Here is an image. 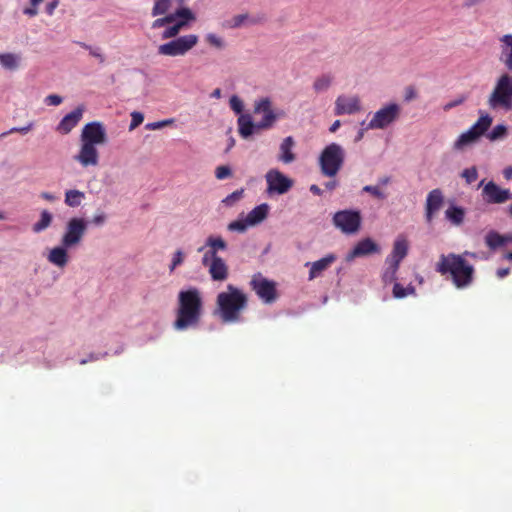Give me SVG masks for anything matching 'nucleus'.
<instances>
[{
	"instance_id": "393cba45",
	"label": "nucleus",
	"mask_w": 512,
	"mask_h": 512,
	"mask_svg": "<svg viewBox=\"0 0 512 512\" xmlns=\"http://www.w3.org/2000/svg\"><path fill=\"white\" fill-rule=\"evenodd\" d=\"M501 56L500 60L512 71V34H506L500 38Z\"/></svg>"
},
{
	"instance_id": "f257e3e1",
	"label": "nucleus",
	"mask_w": 512,
	"mask_h": 512,
	"mask_svg": "<svg viewBox=\"0 0 512 512\" xmlns=\"http://www.w3.org/2000/svg\"><path fill=\"white\" fill-rule=\"evenodd\" d=\"M178 307L173 327L177 331L196 328L203 314V297L199 288L191 286L181 290L177 297Z\"/></svg>"
},
{
	"instance_id": "4d7b16f0",
	"label": "nucleus",
	"mask_w": 512,
	"mask_h": 512,
	"mask_svg": "<svg viewBox=\"0 0 512 512\" xmlns=\"http://www.w3.org/2000/svg\"><path fill=\"white\" fill-rule=\"evenodd\" d=\"M45 102L47 105L58 106L62 103V98L59 95L51 94L46 97Z\"/></svg>"
},
{
	"instance_id": "680f3d73",
	"label": "nucleus",
	"mask_w": 512,
	"mask_h": 512,
	"mask_svg": "<svg viewBox=\"0 0 512 512\" xmlns=\"http://www.w3.org/2000/svg\"><path fill=\"white\" fill-rule=\"evenodd\" d=\"M59 5V1L58 0H52L51 2H49L47 5H46V13L48 15H53L55 9L57 8V6Z\"/></svg>"
},
{
	"instance_id": "c9c22d12",
	"label": "nucleus",
	"mask_w": 512,
	"mask_h": 512,
	"mask_svg": "<svg viewBox=\"0 0 512 512\" xmlns=\"http://www.w3.org/2000/svg\"><path fill=\"white\" fill-rule=\"evenodd\" d=\"M20 57L13 53L1 54L0 64L5 69L15 70L19 66Z\"/></svg>"
},
{
	"instance_id": "a211bd4d",
	"label": "nucleus",
	"mask_w": 512,
	"mask_h": 512,
	"mask_svg": "<svg viewBox=\"0 0 512 512\" xmlns=\"http://www.w3.org/2000/svg\"><path fill=\"white\" fill-rule=\"evenodd\" d=\"M361 110L358 96L340 95L335 101V115L354 114Z\"/></svg>"
},
{
	"instance_id": "f3484780",
	"label": "nucleus",
	"mask_w": 512,
	"mask_h": 512,
	"mask_svg": "<svg viewBox=\"0 0 512 512\" xmlns=\"http://www.w3.org/2000/svg\"><path fill=\"white\" fill-rule=\"evenodd\" d=\"M83 167L97 166L99 163V152L96 145L81 142L78 154L75 156Z\"/></svg>"
},
{
	"instance_id": "c03bdc74",
	"label": "nucleus",
	"mask_w": 512,
	"mask_h": 512,
	"mask_svg": "<svg viewBox=\"0 0 512 512\" xmlns=\"http://www.w3.org/2000/svg\"><path fill=\"white\" fill-rule=\"evenodd\" d=\"M363 192L370 193L373 197L384 200L386 198V194L380 189L379 186L366 185L362 189Z\"/></svg>"
},
{
	"instance_id": "58836bf2",
	"label": "nucleus",
	"mask_w": 512,
	"mask_h": 512,
	"mask_svg": "<svg viewBox=\"0 0 512 512\" xmlns=\"http://www.w3.org/2000/svg\"><path fill=\"white\" fill-rule=\"evenodd\" d=\"M386 264L388 266L382 275V279H383L384 283L389 284L396 280V274H397L399 265L391 263V262H386Z\"/></svg>"
},
{
	"instance_id": "0eeeda50",
	"label": "nucleus",
	"mask_w": 512,
	"mask_h": 512,
	"mask_svg": "<svg viewBox=\"0 0 512 512\" xmlns=\"http://www.w3.org/2000/svg\"><path fill=\"white\" fill-rule=\"evenodd\" d=\"M362 217L357 210H341L333 215L332 222L344 234H355L359 231Z\"/></svg>"
},
{
	"instance_id": "7ed1b4c3",
	"label": "nucleus",
	"mask_w": 512,
	"mask_h": 512,
	"mask_svg": "<svg viewBox=\"0 0 512 512\" xmlns=\"http://www.w3.org/2000/svg\"><path fill=\"white\" fill-rule=\"evenodd\" d=\"M436 271L441 275L449 274L458 289L470 286L475 272L474 267L462 255L454 253L441 255L436 265Z\"/></svg>"
},
{
	"instance_id": "e433bc0d",
	"label": "nucleus",
	"mask_w": 512,
	"mask_h": 512,
	"mask_svg": "<svg viewBox=\"0 0 512 512\" xmlns=\"http://www.w3.org/2000/svg\"><path fill=\"white\" fill-rule=\"evenodd\" d=\"M333 77L330 74H323L317 77L313 83V89L315 92L326 91L332 84Z\"/></svg>"
},
{
	"instance_id": "de8ad7c7",
	"label": "nucleus",
	"mask_w": 512,
	"mask_h": 512,
	"mask_svg": "<svg viewBox=\"0 0 512 512\" xmlns=\"http://www.w3.org/2000/svg\"><path fill=\"white\" fill-rule=\"evenodd\" d=\"M229 104H230V108L236 113V114H241L243 109H244V105H243V101L236 95H233L231 98H230V101H229Z\"/></svg>"
},
{
	"instance_id": "69168bd1",
	"label": "nucleus",
	"mask_w": 512,
	"mask_h": 512,
	"mask_svg": "<svg viewBox=\"0 0 512 512\" xmlns=\"http://www.w3.org/2000/svg\"><path fill=\"white\" fill-rule=\"evenodd\" d=\"M310 191L314 194V195H318V196H321L323 191L322 189L316 185V184H313L310 186Z\"/></svg>"
},
{
	"instance_id": "aec40b11",
	"label": "nucleus",
	"mask_w": 512,
	"mask_h": 512,
	"mask_svg": "<svg viewBox=\"0 0 512 512\" xmlns=\"http://www.w3.org/2000/svg\"><path fill=\"white\" fill-rule=\"evenodd\" d=\"M378 252H380V248L377 243L371 238H364L354 246V248L348 253L346 259L351 261L357 257H363Z\"/></svg>"
},
{
	"instance_id": "e2e57ef3",
	"label": "nucleus",
	"mask_w": 512,
	"mask_h": 512,
	"mask_svg": "<svg viewBox=\"0 0 512 512\" xmlns=\"http://www.w3.org/2000/svg\"><path fill=\"white\" fill-rule=\"evenodd\" d=\"M23 13L29 17H34L38 14L37 6L27 7L23 10Z\"/></svg>"
},
{
	"instance_id": "5701e85b",
	"label": "nucleus",
	"mask_w": 512,
	"mask_h": 512,
	"mask_svg": "<svg viewBox=\"0 0 512 512\" xmlns=\"http://www.w3.org/2000/svg\"><path fill=\"white\" fill-rule=\"evenodd\" d=\"M408 254V242L404 237H398L393 245L391 254L387 257L386 262H391L400 266L401 261Z\"/></svg>"
},
{
	"instance_id": "1a4fd4ad",
	"label": "nucleus",
	"mask_w": 512,
	"mask_h": 512,
	"mask_svg": "<svg viewBox=\"0 0 512 512\" xmlns=\"http://www.w3.org/2000/svg\"><path fill=\"white\" fill-rule=\"evenodd\" d=\"M254 113L263 114L261 121L257 123L258 130L270 129L277 119L285 115L282 110L274 111L272 109V102L268 97L261 98L255 102Z\"/></svg>"
},
{
	"instance_id": "864d4df0",
	"label": "nucleus",
	"mask_w": 512,
	"mask_h": 512,
	"mask_svg": "<svg viewBox=\"0 0 512 512\" xmlns=\"http://www.w3.org/2000/svg\"><path fill=\"white\" fill-rule=\"evenodd\" d=\"M143 121H144V116L142 113L136 112V111L131 113V123H130L129 129L130 130L135 129L140 124H142Z\"/></svg>"
},
{
	"instance_id": "412c9836",
	"label": "nucleus",
	"mask_w": 512,
	"mask_h": 512,
	"mask_svg": "<svg viewBox=\"0 0 512 512\" xmlns=\"http://www.w3.org/2000/svg\"><path fill=\"white\" fill-rule=\"evenodd\" d=\"M84 107L79 106L72 112L65 115L59 122L56 130L61 134H68L74 127L77 126L79 121L82 119Z\"/></svg>"
},
{
	"instance_id": "b1692460",
	"label": "nucleus",
	"mask_w": 512,
	"mask_h": 512,
	"mask_svg": "<svg viewBox=\"0 0 512 512\" xmlns=\"http://www.w3.org/2000/svg\"><path fill=\"white\" fill-rule=\"evenodd\" d=\"M206 246L209 247V249L203 255L202 264H208V261L211 258L219 257L217 252L227 248V244L223 238L214 236H209L207 238Z\"/></svg>"
},
{
	"instance_id": "f8f14e48",
	"label": "nucleus",
	"mask_w": 512,
	"mask_h": 512,
	"mask_svg": "<svg viewBox=\"0 0 512 512\" xmlns=\"http://www.w3.org/2000/svg\"><path fill=\"white\" fill-rule=\"evenodd\" d=\"M250 286L265 303H273L277 299L276 283L266 279L260 273L253 275Z\"/></svg>"
},
{
	"instance_id": "37998d69",
	"label": "nucleus",
	"mask_w": 512,
	"mask_h": 512,
	"mask_svg": "<svg viewBox=\"0 0 512 512\" xmlns=\"http://www.w3.org/2000/svg\"><path fill=\"white\" fill-rule=\"evenodd\" d=\"M415 289L413 287L404 288L399 283H395L393 287V296L395 298H403L407 296L409 293H414Z\"/></svg>"
},
{
	"instance_id": "9d476101",
	"label": "nucleus",
	"mask_w": 512,
	"mask_h": 512,
	"mask_svg": "<svg viewBox=\"0 0 512 512\" xmlns=\"http://www.w3.org/2000/svg\"><path fill=\"white\" fill-rule=\"evenodd\" d=\"M400 113V106L390 103L375 112L366 129H385L399 118Z\"/></svg>"
},
{
	"instance_id": "338daca9",
	"label": "nucleus",
	"mask_w": 512,
	"mask_h": 512,
	"mask_svg": "<svg viewBox=\"0 0 512 512\" xmlns=\"http://www.w3.org/2000/svg\"><path fill=\"white\" fill-rule=\"evenodd\" d=\"M509 273H510V269L509 268H500V269L497 270V276L499 278H504L507 275H509Z\"/></svg>"
},
{
	"instance_id": "49530a36",
	"label": "nucleus",
	"mask_w": 512,
	"mask_h": 512,
	"mask_svg": "<svg viewBox=\"0 0 512 512\" xmlns=\"http://www.w3.org/2000/svg\"><path fill=\"white\" fill-rule=\"evenodd\" d=\"M243 192H244L243 189L236 190L233 193L229 194L226 198H224L222 202L226 206H232L242 198Z\"/></svg>"
},
{
	"instance_id": "09e8293b",
	"label": "nucleus",
	"mask_w": 512,
	"mask_h": 512,
	"mask_svg": "<svg viewBox=\"0 0 512 512\" xmlns=\"http://www.w3.org/2000/svg\"><path fill=\"white\" fill-rule=\"evenodd\" d=\"M250 224L247 223V219L244 221L237 220L233 221L228 225L230 231L244 232Z\"/></svg>"
},
{
	"instance_id": "2f4dec72",
	"label": "nucleus",
	"mask_w": 512,
	"mask_h": 512,
	"mask_svg": "<svg viewBox=\"0 0 512 512\" xmlns=\"http://www.w3.org/2000/svg\"><path fill=\"white\" fill-rule=\"evenodd\" d=\"M477 140L478 139L477 137H475V134L472 131L467 130L457 138V140L453 144V148L455 150L461 151L464 150L466 147L477 142Z\"/></svg>"
},
{
	"instance_id": "c756f323",
	"label": "nucleus",
	"mask_w": 512,
	"mask_h": 512,
	"mask_svg": "<svg viewBox=\"0 0 512 512\" xmlns=\"http://www.w3.org/2000/svg\"><path fill=\"white\" fill-rule=\"evenodd\" d=\"M491 124L492 117L488 114H481L476 123L472 125L468 130L472 131L475 134V137L479 139L489 129Z\"/></svg>"
},
{
	"instance_id": "79ce46f5",
	"label": "nucleus",
	"mask_w": 512,
	"mask_h": 512,
	"mask_svg": "<svg viewBox=\"0 0 512 512\" xmlns=\"http://www.w3.org/2000/svg\"><path fill=\"white\" fill-rule=\"evenodd\" d=\"M80 47L86 49L89 51L90 55L97 58L99 60L100 63H104L105 62V57L104 55L100 52V49L99 48H93L92 46L84 43V42H76Z\"/></svg>"
},
{
	"instance_id": "0e129e2a",
	"label": "nucleus",
	"mask_w": 512,
	"mask_h": 512,
	"mask_svg": "<svg viewBox=\"0 0 512 512\" xmlns=\"http://www.w3.org/2000/svg\"><path fill=\"white\" fill-rule=\"evenodd\" d=\"M246 18V15H237L233 18V27H238L242 24V22L244 21V19Z\"/></svg>"
},
{
	"instance_id": "ea45409f",
	"label": "nucleus",
	"mask_w": 512,
	"mask_h": 512,
	"mask_svg": "<svg viewBox=\"0 0 512 512\" xmlns=\"http://www.w3.org/2000/svg\"><path fill=\"white\" fill-rule=\"evenodd\" d=\"M507 134V127L503 124L496 125L492 131L488 134V138L491 141H495L505 137Z\"/></svg>"
},
{
	"instance_id": "052dcab7",
	"label": "nucleus",
	"mask_w": 512,
	"mask_h": 512,
	"mask_svg": "<svg viewBox=\"0 0 512 512\" xmlns=\"http://www.w3.org/2000/svg\"><path fill=\"white\" fill-rule=\"evenodd\" d=\"M105 221H106V215L104 213L96 214L92 219V223L97 226L104 224Z\"/></svg>"
},
{
	"instance_id": "7c9ffc66",
	"label": "nucleus",
	"mask_w": 512,
	"mask_h": 512,
	"mask_svg": "<svg viewBox=\"0 0 512 512\" xmlns=\"http://www.w3.org/2000/svg\"><path fill=\"white\" fill-rule=\"evenodd\" d=\"M268 205L267 204H261L253 208L247 215V223L250 225H255L257 223H260L263 221L268 214Z\"/></svg>"
},
{
	"instance_id": "dca6fc26",
	"label": "nucleus",
	"mask_w": 512,
	"mask_h": 512,
	"mask_svg": "<svg viewBox=\"0 0 512 512\" xmlns=\"http://www.w3.org/2000/svg\"><path fill=\"white\" fill-rule=\"evenodd\" d=\"M482 195L488 203L501 204L510 199V191L502 189L493 181H489L482 190Z\"/></svg>"
},
{
	"instance_id": "ddd939ff",
	"label": "nucleus",
	"mask_w": 512,
	"mask_h": 512,
	"mask_svg": "<svg viewBox=\"0 0 512 512\" xmlns=\"http://www.w3.org/2000/svg\"><path fill=\"white\" fill-rule=\"evenodd\" d=\"M267 192L269 194H285L293 186V180L277 169L269 170L266 175Z\"/></svg>"
},
{
	"instance_id": "774afa93",
	"label": "nucleus",
	"mask_w": 512,
	"mask_h": 512,
	"mask_svg": "<svg viewBox=\"0 0 512 512\" xmlns=\"http://www.w3.org/2000/svg\"><path fill=\"white\" fill-rule=\"evenodd\" d=\"M337 185H338V182L335 180L325 183L326 189H328L330 191L334 190L337 187Z\"/></svg>"
},
{
	"instance_id": "f03ea898",
	"label": "nucleus",
	"mask_w": 512,
	"mask_h": 512,
	"mask_svg": "<svg viewBox=\"0 0 512 512\" xmlns=\"http://www.w3.org/2000/svg\"><path fill=\"white\" fill-rule=\"evenodd\" d=\"M248 307V296L238 287L228 284L216 297L215 313L223 323H238Z\"/></svg>"
},
{
	"instance_id": "cd10ccee",
	"label": "nucleus",
	"mask_w": 512,
	"mask_h": 512,
	"mask_svg": "<svg viewBox=\"0 0 512 512\" xmlns=\"http://www.w3.org/2000/svg\"><path fill=\"white\" fill-rule=\"evenodd\" d=\"M66 248L67 247L62 245L51 249L48 255V261L57 267H65L69 260Z\"/></svg>"
},
{
	"instance_id": "8fccbe9b",
	"label": "nucleus",
	"mask_w": 512,
	"mask_h": 512,
	"mask_svg": "<svg viewBox=\"0 0 512 512\" xmlns=\"http://www.w3.org/2000/svg\"><path fill=\"white\" fill-rule=\"evenodd\" d=\"M231 174H232V171H231L230 167L226 166V165L218 166L215 170V176L219 180H223V179L231 176Z\"/></svg>"
},
{
	"instance_id": "423d86ee",
	"label": "nucleus",
	"mask_w": 512,
	"mask_h": 512,
	"mask_svg": "<svg viewBox=\"0 0 512 512\" xmlns=\"http://www.w3.org/2000/svg\"><path fill=\"white\" fill-rule=\"evenodd\" d=\"M198 43V36L188 34L172 39L158 47V53L164 56H183Z\"/></svg>"
},
{
	"instance_id": "6e6d98bb",
	"label": "nucleus",
	"mask_w": 512,
	"mask_h": 512,
	"mask_svg": "<svg viewBox=\"0 0 512 512\" xmlns=\"http://www.w3.org/2000/svg\"><path fill=\"white\" fill-rule=\"evenodd\" d=\"M466 100V97L465 96H459L457 99L453 100V101H450L448 103H446L444 106H443V109L444 111H449L451 110L452 108L456 107V106H459L461 104H463Z\"/></svg>"
},
{
	"instance_id": "473e14b6",
	"label": "nucleus",
	"mask_w": 512,
	"mask_h": 512,
	"mask_svg": "<svg viewBox=\"0 0 512 512\" xmlns=\"http://www.w3.org/2000/svg\"><path fill=\"white\" fill-rule=\"evenodd\" d=\"M85 199L84 192L76 189L67 190L65 193V204L69 207H78Z\"/></svg>"
},
{
	"instance_id": "bb28decb",
	"label": "nucleus",
	"mask_w": 512,
	"mask_h": 512,
	"mask_svg": "<svg viewBox=\"0 0 512 512\" xmlns=\"http://www.w3.org/2000/svg\"><path fill=\"white\" fill-rule=\"evenodd\" d=\"M295 145L294 139L291 136L286 137L282 143L280 144V154L278 156V159L285 163L289 164L293 162L296 158L295 154L293 153L292 149Z\"/></svg>"
},
{
	"instance_id": "4468645a",
	"label": "nucleus",
	"mask_w": 512,
	"mask_h": 512,
	"mask_svg": "<svg viewBox=\"0 0 512 512\" xmlns=\"http://www.w3.org/2000/svg\"><path fill=\"white\" fill-rule=\"evenodd\" d=\"M80 141L96 146L105 144L107 142V133L104 125L99 121L87 123L82 128Z\"/></svg>"
},
{
	"instance_id": "13d9d810",
	"label": "nucleus",
	"mask_w": 512,
	"mask_h": 512,
	"mask_svg": "<svg viewBox=\"0 0 512 512\" xmlns=\"http://www.w3.org/2000/svg\"><path fill=\"white\" fill-rule=\"evenodd\" d=\"M417 97V92L413 86H408L405 88V101H411Z\"/></svg>"
},
{
	"instance_id": "f704fd0d",
	"label": "nucleus",
	"mask_w": 512,
	"mask_h": 512,
	"mask_svg": "<svg viewBox=\"0 0 512 512\" xmlns=\"http://www.w3.org/2000/svg\"><path fill=\"white\" fill-rule=\"evenodd\" d=\"M173 0H154V5L151 10L153 17L160 15H167L172 7Z\"/></svg>"
},
{
	"instance_id": "603ef678",
	"label": "nucleus",
	"mask_w": 512,
	"mask_h": 512,
	"mask_svg": "<svg viewBox=\"0 0 512 512\" xmlns=\"http://www.w3.org/2000/svg\"><path fill=\"white\" fill-rule=\"evenodd\" d=\"M206 41L211 46H214V47L219 48V49L223 48V46H224L223 40L220 37H218L217 35L213 34V33L207 34Z\"/></svg>"
},
{
	"instance_id": "a878e982",
	"label": "nucleus",
	"mask_w": 512,
	"mask_h": 512,
	"mask_svg": "<svg viewBox=\"0 0 512 512\" xmlns=\"http://www.w3.org/2000/svg\"><path fill=\"white\" fill-rule=\"evenodd\" d=\"M238 132L242 138L250 137L254 130L257 129V123L252 121V117L249 114H241L237 120Z\"/></svg>"
},
{
	"instance_id": "2eb2a0df",
	"label": "nucleus",
	"mask_w": 512,
	"mask_h": 512,
	"mask_svg": "<svg viewBox=\"0 0 512 512\" xmlns=\"http://www.w3.org/2000/svg\"><path fill=\"white\" fill-rule=\"evenodd\" d=\"M444 204V195L441 189L436 188L431 190L426 197L425 201V221L427 224H432L436 214L440 211Z\"/></svg>"
},
{
	"instance_id": "4be33fe9",
	"label": "nucleus",
	"mask_w": 512,
	"mask_h": 512,
	"mask_svg": "<svg viewBox=\"0 0 512 512\" xmlns=\"http://www.w3.org/2000/svg\"><path fill=\"white\" fill-rule=\"evenodd\" d=\"M336 260V256L334 254H329L315 262H307L305 265L310 266L309 271V280H313L319 277L326 269L330 267Z\"/></svg>"
},
{
	"instance_id": "3c124183",
	"label": "nucleus",
	"mask_w": 512,
	"mask_h": 512,
	"mask_svg": "<svg viewBox=\"0 0 512 512\" xmlns=\"http://www.w3.org/2000/svg\"><path fill=\"white\" fill-rule=\"evenodd\" d=\"M173 121H174L173 119H166V120H162V121L148 123V124H146V129L158 130V129H161L163 127H166V126L172 124Z\"/></svg>"
},
{
	"instance_id": "9b49d317",
	"label": "nucleus",
	"mask_w": 512,
	"mask_h": 512,
	"mask_svg": "<svg viewBox=\"0 0 512 512\" xmlns=\"http://www.w3.org/2000/svg\"><path fill=\"white\" fill-rule=\"evenodd\" d=\"M87 230V223L83 218L73 217L66 225L61 239L64 247H72L79 244Z\"/></svg>"
},
{
	"instance_id": "5fc2aeb1",
	"label": "nucleus",
	"mask_w": 512,
	"mask_h": 512,
	"mask_svg": "<svg viewBox=\"0 0 512 512\" xmlns=\"http://www.w3.org/2000/svg\"><path fill=\"white\" fill-rule=\"evenodd\" d=\"M184 260V254L181 250H177L172 259V263L170 265V271L172 272L177 266L181 265Z\"/></svg>"
},
{
	"instance_id": "6e6552de",
	"label": "nucleus",
	"mask_w": 512,
	"mask_h": 512,
	"mask_svg": "<svg viewBox=\"0 0 512 512\" xmlns=\"http://www.w3.org/2000/svg\"><path fill=\"white\" fill-rule=\"evenodd\" d=\"M174 21L167 25L163 31L162 39L175 38L183 28H185L190 22L196 20L195 14L188 7L181 6L173 12Z\"/></svg>"
},
{
	"instance_id": "a18cd8bd",
	"label": "nucleus",
	"mask_w": 512,
	"mask_h": 512,
	"mask_svg": "<svg viewBox=\"0 0 512 512\" xmlns=\"http://www.w3.org/2000/svg\"><path fill=\"white\" fill-rule=\"evenodd\" d=\"M461 176L465 179L467 184L475 182L478 178V172L476 167L464 169L463 172L461 173Z\"/></svg>"
},
{
	"instance_id": "a19ab883",
	"label": "nucleus",
	"mask_w": 512,
	"mask_h": 512,
	"mask_svg": "<svg viewBox=\"0 0 512 512\" xmlns=\"http://www.w3.org/2000/svg\"><path fill=\"white\" fill-rule=\"evenodd\" d=\"M173 12L169 13L167 15H164L163 17L155 19L152 24V29H159L161 27L167 26L168 24L172 23L174 21Z\"/></svg>"
},
{
	"instance_id": "39448f33",
	"label": "nucleus",
	"mask_w": 512,
	"mask_h": 512,
	"mask_svg": "<svg viewBox=\"0 0 512 512\" xmlns=\"http://www.w3.org/2000/svg\"><path fill=\"white\" fill-rule=\"evenodd\" d=\"M490 109H504L510 111L512 109V77L504 73L502 74L488 98Z\"/></svg>"
},
{
	"instance_id": "20e7f679",
	"label": "nucleus",
	"mask_w": 512,
	"mask_h": 512,
	"mask_svg": "<svg viewBox=\"0 0 512 512\" xmlns=\"http://www.w3.org/2000/svg\"><path fill=\"white\" fill-rule=\"evenodd\" d=\"M345 160V151L341 145L331 143L327 145L319 156L321 173L326 177H334L341 170Z\"/></svg>"
},
{
	"instance_id": "4c0bfd02",
	"label": "nucleus",
	"mask_w": 512,
	"mask_h": 512,
	"mask_svg": "<svg viewBox=\"0 0 512 512\" xmlns=\"http://www.w3.org/2000/svg\"><path fill=\"white\" fill-rule=\"evenodd\" d=\"M52 219H53L52 214L49 211H47V210L42 211L40 220L33 225V231L35 233H39V232L45 230L46 228H48L51 225Z\"/></svg>"
},
{
	"instance_id": "bf43d9fd",
	"label": "nucleus",
	"mask_w": 512,
	"mask_h": 512,
	"mask_svg": "<svg viewBox=\"0 0 512 512\" xmlns=\"http://www.w3.org/2000/svg\"><path fill=\"white\" fill-rule=\"evenodd\" d=\"M30 128H31V125H29L27 127H22V128L14 127L10 131L4 132V133L0 134V138L5 137L8 134L16 133V132L25 134V133H27L30 130Z\"/></svg>"
},
{
	"instance_id": "6ab92c4d",
	"label": "nucleus",
	"mask_w": 512,
	"mask_h": 512,
	"mask_svg": "<svg viewBox=\"0 0 512 512\" xmlns=\"http://www.w3.org/2000/svg\"><path fill=\"white\" fill-rule=\"evenodd\" d=\"M203 266L208 268V272L213 281L223 282L228 278L229 269L221 257L211 258L208 264H203Z\"/></svg>"
},
{
	"instance_id": "72a5a7b5",
	"label": "nucleus",
	"mask_w": 512,
	"mask_h": 512,
	"mask_svg": "<svg viewBox=\"0 0 512 512\" xmlns=\"http://www.w3.org/2000/svg\"><path fill=\"white\" fill-rule=\"evenodd\" d=\"M505 240L506 239L503 235L494 230L489 231L485 236V243L492 250L503 246L505 244Z\"/></svg>"
},
{
	"instance_id": "c85d7f7f",
	"label": "nucleus",
	"mask_w": 512,
	"mask_h": 512,
	"mask_svg": "<svg viewBox=\"0 0 512 512\" xmlns=\"http://www.w3.org/2000/svg\"><path fill=\"white\" fill-rule=\"evenodd\" d=\"M465 215V209L456 205H450L445 211L446 220L455 226H460L464 222Z\"/></svg>"
}]
</instances>
